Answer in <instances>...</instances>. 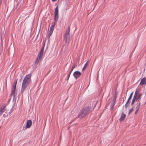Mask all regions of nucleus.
I'll use <instances>...</instances> for the list:
<instances>
[{
    "mask_svg": "<svg viewBox=\"0 0 146 146\" xmlns=\"http://www.w3.org/2000/svg\"><path fill=\"white\" fill-rule=\"evenodd\" d=\"M32 121L31 120H28L26 122V124L25 127V129H26L29 128L32 125Z\"/></svg>",
    "mask_w": 146,
    "mask_h": 146,
    "instance_id": "obj_6",
    "label": "nucleus"
},
{
    "mask_svg": "<svg viewBox=\"0 0 146 146\" xmlns=\"http://www.w3.org/2000/svg\"><path fill=\"white\" fill-rule=\"evenodd\" d=\"M70 31V26H69L68 27V29L66 31V35H69V33Z\"/></svg>",
    "mask_w": 146,
    "mask_h": 146,
    "instance_id": "obj_19",
    "label": "nucleus"
},
{
    "mask_svg": "<svg viewBox=\"0 0 146 146\" xmlns=\"http://www.w3.org/2000/svg\"><path fill=\"white\" fill-rule=\"evenodd\" d=\"M59 18V14H54V21H55L56 24L57 23Z\"/></svg>",
    "mask_w": 146,
    "mask_h": 146,
    "instance_id": "obj_10",
    "label": "nucleus"
},
{
    "mask_svg": "<svg viewBox=\"0 0 146 146\" xmlns=\"http://www.w3.org/2000/svg\"><path fill=\"white\" fill-rule=\"evenodd\" d=\"M14 106H15V104H13V106H12V107L11 109V110H12L13 108L14 107Z\"/></svg>",
    "mask_w": 146,
    "mask_h": 146,
    "instance_id": "obj_31",
    "label": "nucleus"
},
{
    "mask_svg": "<svg viewBox=\"0 0 146 146\" xmlns=\"http://www.w3.org/2000/svg\"><path fill=\"white\" fill-rule=\"evenodd\" d=\"M136 99H135V98H133L132 101V102L131 103V106H133V104H134L135 101H136Z\"/></svg>",
    "mask_w": 146,
    "mask_h": 146,
    "instance_id": "obj_24",
    "label": "nucleus"
},
{
    "mask_svg": "<svg viewBox=\"0 0 146 146\" xmlns=\"http://www.w3.org/2000/svg\"><path fill=\"white\" fill-rule=\"evenodd\" d=\"M116 98H115V99L113 98V102L111 103V105H110V108L111 109L113 108L114 107V106L115 105L116 102Z\"/></svg>",
    "mask_w": 146,
    "mask_h": 146,
    "instance_id": "obj_12",
    "label": "nucleus"
},
{
    "mask_svg": "<svg viewBox=\"0 0 146 146\" xmlns=\"http://www.w3.org/2000/svg\"><path fill=\"white\" fill-rule=\"evenodd\" d=\"M69 36V35L65 34L64 35V39L66 41H67L68 37Z\"/></svg>",
    "mask_w": 146,
    "mask_h": 146,
    "instance_id": "obj_22",
    "label": "nucleus"
},
{
    "mask_svg": "<svg viewBox=\"0 0 146 146\" xmlns=\"http://www.w3.org/2000/svg\"><path fill=\"white\" fill-rule=\"evenodd\" d=\"M30 83L29 81H27L25 79H24L22 84V87L21 90V92L23 93L26 88L27 86Z\"/></svg>",
    "mask_w": 146,
    "mask_h": 146,
    "instance_id": "obj_2",
    "label": "nucleus"
},
{
    "mask_svg": "<svg viewBox=\"0 0 146 146\" xmlns=\"http://www.w3.org/2000/svg\"><path fill=\"white\" fill-rule=\"evenodd\" d=\"M45 44H43L42 45V47H43L44 48V47H45Z\"/></svg>",
    "mask_w": 146,
    "mask_h": 146,
    "instance_id": "obj_32",
    "label": "nucleus"
},
{
    "mask_svg": "<svg viewBox=\"0 0 146 146\" xmlns=\"http://www.w3.org/2000/svg\"><path fill=\"white\" fill-rule=\"evenodd\" d=\"M44 48L43 47H41V49L40 50V51L44 52Z\"/></svg>",
    "mask_w": 146,
    "mask_h": 146,
    "instance_id": "obj_29",
    "label": "nucleus"
},
{
    "mask_svg": "<svg viewBox=\"0 0 146 146\" xmlns=\"http://www.w3.org/2000/svg\"><path fill=\"white\" fill-rule=\"evenodd\" d=\"M41 59V58H38L37 57L36 59V60L35 62V64H36V65H37V64L39 62L40 60Z\"/></svg>",
    "mask_w": 146,
    "mask_h": 146,
    "instance_id": "obj_23",
    "label": "nucleus"
},
{
    "mask_svg": "<svg viewBox=\"0 0 146 146\" xmlns=\"http://www.w3.org/2000/svg\"><path fill=\"white\" fill-rule=\"evenodd\" d=\"M138 110H138V109H137L136 110V111L135 112V114H136L137 113V112L138 111Z\"/></svg>",
    "mask_w": 146,
    "mask_h": 146,
    "instance_id": "obj_30",
    "label": "nucleus"
},
{
    "mask_svg": "<svg viewBox=\"0 0 146 146\" xmlns=\"http://www.w3.org/2000/svg\"><path fill=\"white\" fill-rule=\"evenodd\" d=\"M17 80H15V81L14 82V85L16 86Z\"/></svg>",
    "mask_w": 146,
    "mask_h": 146,
    "instance_id": "obj_28",
    "label": "nucleus"
},
{
    "mask_svg": "<svg viewBox=\"0 0 146 146\" xmlns=\"http://www.w3.org/2000/svg\"><path fill=\"white\" fill-rule=\"evenodd\" d=\"M5 114H4V115H3V116L4 117H5Z\"/></svg>",
    "mask_w": 146,
    "mask_h": 146,
    "instance_id": "obj_36",
    "label": "nucleus"
},
{
    "mask_svg": "<svg viewBox=\"0 0 146 146\" xmlns=\"http://www.w3.org/2000/svg\"><path fill=\"white\" fill-rule=\"evenodd\" d=\"M5 111V108L3 107H0V115Z\"/></svg>",
    "mask_w": 146,
    "mask_h": 146,
    "instance_id": "obj_17",
    "label": "nucleus"
},
{
    "mask_svg": "<svg viewBox=\"0 0 146 146\" xmlns=\"http://www.w3.org/2000/svg\"><path fill=\"white\" fill-rule=\"evenodd\" d=\"M139 84H146V79L145 78H143L141 80Z\"/></svg>",
    "mask_w": 146,
    "mask_h": 146,
    "instance_id": "obj_8",
    "label": "nucleus"
},
{
    "mask_svg": "<svg viewBox=\"0 0 146 146\" xmlns=\"http://www.w3.org/2000/svg\"><path fill=\"white\" fill-rule=\"evenodd\" d=\"M138 95V93L137 92V90H136L135 92L133 98L136 99Z\"/></svg>",
    "mask_w": 146,
    "mask_h": 146,
    "instance_id": "obj_21",
    "label": "nucleus"
},
{
    "mask_svg": "<svg viewBox=\"0 0 146 146\" xmlns=\"http://www.w3.org/2000/svg\"><path fill=\"white\" fill-rule=\"evenodd\" d=\"M81 75V73L78 71H75L73 74V76L75 78L77 79L79 78Z\"/></svg>",
    "mask_w": 146,
    "mask_h": 146,
    "instance_id": "obj_5",
    "label": "nucleus"
},
{
    "mask_svg": "<svg viewBox=\"0 0 146 146\" xmlns=\"http://www.w3.org/2000/svg\"><path fill=\"white\" fill-rule=\"evenodd\" d=\"M88 61H87L86 63L85 64L84 67L82 69V71H83L85 69L86 67L87 66L88 64Z\"/></svg>",
    "mask_w": 146,
    "mask_h": 146,
    "instance_id": "obj_20",
    "label": "nucleus"
},
{
    "mask_svg": "<svg viewBox=\"0 0 146 146\" xmlns=\"http://www.w3.org/2000/svg\"><path fill=\"white\" fill-rule=\"evenodd\" d=\"M43 52L40 51L38 54L37 57L38 58H39L41 59L43 55Z\"/></svg>",
    "mask_w": 146,
    "mask_h": 146,
    "instance_id": "obj_13",
    "label": "nucleus"
},
{
    "mask_svg": "<svg viewBox=\"0 0 146 146\" xmlns=\"http://www.w3.org/2000/svg\"><path fill=\"white\" fill-rule=\"evenodd\" d=\"M132 56V54H130V56H129V58H130V57L131 56Z\"/></svg>",
    "mask_w": 146,
    "mask_h": 146,
    "instance_id": "obj_35",
    "label": "nucleus"
},
{
    "mask_svg": "<svg viewBox=\"0 0 146 146\" xmlns=\"http://www.w3.org/2000/svg\"><path fill=\"white\" fill-rule=\"evenodd\" d=\"M75 67V65H73L72 67V68L71 69V70H70V72H69V74L68 75V77L67 78V79H66V80H68V79L69 78V77L70 76V74L72 72V70L74 69Z\"/></svg>",
    "mask_w": 146,
    "mask_h": 146,
    "instance_id": "obj_9",
    "label": "nucleus"
},
{
    "mask_svg": "<svg viewBox=\"0 0 146 146\" xmlns=\"http://www.w3.org/2000/svg\"><path fill=\"white\" fill-rule=\"evenodd\" d=\"M56 24V23L54 21L52 23V25H51L50 28V30L49 33L48 35V37L49 38L50 36L51 35L54 29V28Z\"/></svg>",
    "mask_w": 146,
    "mask_h": 146,
    "instance_id": "obj_3",
    "label": "nucleus"
},
{
    "mask_svg": "<svg viewBox=\"0 0 146 146\" xmlns=\"http://www.w3.org/2000/svg\"><path fill=\"white\" fill-rule=\"evenodd\" d=\"M91 108L90 106H86L84 107L79 112L78 116L72 121L71 123L78 118L81 119L84 117L91 112Z\"/></svg>",
    "mask_w": 146,
    "mask_h": 146,
    "instance_id": "obj_1",
    "label": "nucleus"
},
{
    "mask_svg": "<svg viewBox=\"0 0 146 146\" xmlns=\"http://www.w3.org/2000/svg\"><path fill=\"white\" fill-rule=\"evenodd\" d=\"M54 14H58V6H57L54 9Z\"/></svg>",
    "mask_w": 146,
    "mask_h": 146,
    "instance_id": "obj_16",
    "label": "nucleus"
},
{
    "mask_svg": "<svg viewBox=\"0 0 146 146\" xmlns=\"http://www.w3.org/2000/svg\"><path fill=\"white\" fill-rule=\"evenodd\" d=\"M56 0H52V1H53V2L55 1Z\"/></svg>",
    "mask_w": 146,
    "mask_h": 146,
    "instance_id": "obj_34",
    "label": "nucleus"
},
{
    "mask_svg": "<svg viewBox=\"0 0 146 146\" xmlns=\"http://www.w3.org/2000/svg\"><path fill=\"white\" fill-rule=\"evenodd\" d=\"M22 79V76L21 75L19 79V82H21Z\"/></svg>",
    "mask_w": 146,
    "mask_h": 146,
    "instance_id": "obj_26",
    "label": "nucleus"
},
{
    "mask_svg": "<svg viewBox=\"0 0 146 146\" xmlns=\"http://www.w3.org/2000/svg\"><path fill=\"white\" fill-rule=\"evenodd\" d=\"M31 74H28L25 76L24 79H25V80H26L27 81H29L30 82L31 81Z\"/></svg>",
    "mask_w": 146,
    "mask_h": 146,
    "instance_id": "obj_14",
    "label": "nucleus"
},
{
    "mask_svg": "<svg viewBox=\"0 0 146 146\" xmlns=\"http://www.w3.org/2000/svg\"><path fill=\"white\" fill-rule=\"evenodd\" d=\"M16 89H13L11 92V94L13 95V98L16 96L17 94L15 93Z\"/></svg>",
    "mask_w": 146,
    "mask_h": 146,
    "instance_id": "obj_15",
    "label": "nucleus"
},
{
    "mask_svg": "<svg viewBox=\"0 0 146 146\" xmlns=\"http://www.w3.org/2000/svg\"><path fill=\"white\" fill-rule=\"evenodd\" d=\"M142 95V94L141 93H140L138 94L136 98L137 100H136V101H137L138 102H140V100L141 99Z\"/></svg>",
    "mask_w": 146,
    "mask_h": 146,
    "instance_id": "obj_11",
    "label": "nucleus"
},
{
    "mask_svg": "<svg viewBox=\"0 0 146 146\" xmlns=\"http://www.w3.org/2000/svg\"><path fill=\"white\" fill-rule=\"evenodd\" d=\"M133 108H131L130 109V110L129 112H128V115H129L133 111Z\"/></svg>",
    "mask_w": 146,
    "mask_h": 146,
    "instance_id": "obj_25",
    "label": "nucleus"
},
{
    "mask_svg": "<svg viewBox=\"0 0 146 146\" xmlns=\"http://www.w3.org/2000/svg\"><path fill=\"white\" fill-rule=\"evenodd\" d=\"M126 117V115L123 112L122 113L121 117L119 119V121L120 122H121L123 121Z\"/></svg>",
    "mask_w": 146,
    "mask_h": 146,
    "instance_id": "obj_7",
    "label": "nucleus"
},
{
    "mask_svg": "<svg viewBox=\"0 0 146 146\" xmlns=\"http://www.w3.org/2000/svg\"><path fill=\"white\" fill-rule=\"evenodd\" d=\"M38 35H37V36L36 37V40L37 39V37H38Z\"/></svg>",
    "mask_w": 146,
    "mask_h": 146,
    "instance_id": "obj_33",
    "label": "nucleus"
},
{
    "mask_svg": "<svg viewBox=\"0 0 146 146\" xmlns=\"http://www.w3.org/2000/svg\"><path fill=\"white\" fill-rule=\"evenodd\" d=\"M16 85H14L13 87H12V89H16Z\"/></svg>",
    "mask_w": 146,
    "mask_h": 146,
    "instance_id": "obj_27",
    "label": "nucleus"
},
{
    "mask_svg": "<svg viewBox=\"0 0 146 146\" xmlns=\"http://www.w3.org/2000/svg\"><path fill=\"white\" fill-rule=\"evenodd\" d=\"M137 106L136 107V109H138L139 110L140 106L141 105V103L140 102H138L137 103Z\"/></svg>",
    "mask_w": 146,
    "mask_h": 146,
    "instance_id": "obj_18",
    "label": "nucleus"
},
{
    "mask_svg": "<svg viewBox=\"0 0 146 146\" xmlns=\"http://www.w3.org/2000/svg\"><path fill=\"white\" fill-rule=\"evenodd\" d=\"M133 93V92H132V93H131V94H130L129 96V98H128V100H127L125 105V107L126 109H127V108L129 104L130 103V101L132 97Z\"/></svg>",
    "mask_w": 146,
    "mask_h": 146,
    "instance_id": "obj_4",
    "label": "nucleus"
}]
</instances>
